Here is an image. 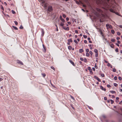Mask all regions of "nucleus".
Here are the masks:
<instances>
[{
	"label": "nucleus",
	"instance_id": "1",
	"mask_svg": "<svg viewBox=\"0 0 122 122\" xmlns=\"http://www.w3.org/2000/svg\"><path fill=\"white\" fill-rule=\"evenodd\" d=\"M53 10L52 7L51 6H49L48 7V10L50 12L52 11Z\"/></svg>",
	"mask_w": 122,
	"mask_h": 122
},
{
	"label": "nucleus",
	"instance_id": "2",
	"mask_svg": "<svg viewBox=\"0 0 122 122\" xmlns=\"http://www.w3.org/2000/svg\"><path fill=\"white\" fill-rule=\"evenodd\" d=\"M106 26L107 29H108L109 28L111 29L112 28V26L111 25H109L108 24H106Z\"/></svg>",
	"mask_w": 122,
	"mask_h": 122
},
{
	"label": "nucleus",
	"instance_id": "3",
	"mask_svg": "<svg viewBox=\"0 0 122 122\" xmlns=\"http://www.w3.org/2000/svg\"><path fill=\"white\" fill-rule=\"evenodd\" d=\"M17 62L18 63H20L21 65H23V63L22 62L20 61V60H17Z\"/></svg>",
	"mask_w": 122,
	"mask_h": 122
},
{
	"label": "nucleus",
	"instance_id": "4",
	"mask_svg": "<svg viewBox=\"0 0 122 122\" xmlns=\"http://www.w3.org/2000/svg\"><path fill=\"white\" fill-rule=\"evenodd\" d=\"M100 88L102 90L104 91H105L106 90V89L103 87L102 86H100Z\"/></svg>",
	"mask_w": 122,
	"mask_h": 122
},
{
	"label": "nucleus",
	"instance_id": "5",
	"mask_svg": "<svg viewBox=\"0 0 122 122\" xmlns=\"http://www.w3.org/2000/svg\"><path fill=\"white\" fill-rule=\"evenodd\" d=\"M69 61L70 62V63L74 66H75V64L71 60H69Z\"/></svg>",
	"mask_w": 122,
	"mask_h": 122
},
{
	"label": "nucleus",
	"instance_id": "6",
	"mask_svg": "<svg viewBox=\"0 0 122 122\" xmlns=\"http://www.w3.org/2000/svg\"><path fill=\"white\" fill-rule=\"evenodd\" d=\"M114 9H110V11L113 13H115V12L114 11Z\"/></svg>",
	"mask_w": 122,
	"mask_h": 122
},
{
	"label": "nucleus",
	"instance_id": "7",
	"mask_svg": "<svg viewBox=\"0 0 122 122\" xmlns=\"http://www.w3.org/2000/svg\"><path fill=\"white\" fill-rule=\"evenodd\" d=\"M83 51V50L82 49H80L79 50V52L80 53H81Z\"/></svg>",
	"mask_w": 122,
	"mask_h": 122
},
{
	"label": "nucleus",
	"instance_id": "8",
	"mask_svg": "<svg viewBox=\"0 0 122 122\" xmlns=\"http://www.w3.org/2000/svg\"><path fill=\"white\" fill-rule=\"evenodd\" d=\"M63 28L65 30H69V28L68 27H63Z\"/></svg>",
	"mask_w": 122,
	"mask_h": 122
},
{
	"label": "nucleus",
	"instance_id": "9",
	"mask_svg": "<svg viewBox=\"0 0 122 122\" xmlns=\"http://www.w3.org/2000/svg\"><path fill=\"white\" fill-rule=\"evenodd\" d=\"M44 30H42V36H43L44 34Z\"/></svg>",
	"mask_w": 122,
	"mask_h": 122
},
{
	"label": "nucleus",
	"instance_id": "10",
	"mask_svg": "<svg viewBox=\"0 0 122 122\" xmlns=\"http://www.w3.org/2000/svg\"><path fill=\"white\" fill-rule=\"evenodd\" d=\"M68 42H72V40L71 39H69L68 40Z\"/></svg>",
	"mask_w": 122,
	"mask_h": 122
},
{
	"label": "nucleus",
	"instance_id": "11",
	"mask_svg": "<svg viewBox=\"0 0 122 122\" xmlns=\"http://www.w3.org/2000/svg\"><path fill=\"white\" fill-rule=\"evenodd\" d=\"M96 9L98 11L100 12H102V11L101 10L97 8Z\"/></svg>",
	"mask_w": 122,
	"mask_h": 122
},
{
	"label": "nucleus",
	"instance_id": "12",
	"mask_svg": "<svg viewBox=\"0 0 122 122\" xmlns=\"http://www.w3.org/2000/svg\"><path fill=\"white\" fill-rule=\"evenodd\" d=\"M72 47L71 46H68V48L69 50H71V49H72Z\"/></svg>",
	"mask_w": 122,
	"mask_h": 122
},
{
	"label": "nucleus",
	"instance_id": "13",
	"mask_svg": "<svg viewBox=\"0 0 122 122\" xmlns=\"http://www.w3.org/2000/svg\"><path fill=\"white\" fill-rule=\"evenodd\" d=\"M110 92L112 93H116L115 91H111Z\"/></svg>",
	"mask_w": 122,
	"mask_h": 122
},
{
	"label": "nucleus",
	"instance_id": "14",
	"mask_svg": "<svg viewBox=\"0 0 122 122\" xmlns=\"http://www.w3.org/2000/svg\"><path fill=\"white\" fill-rule=\"evenodd\" d=\"M94 51L96 53H98V51L96 49H94Z\"/></svg>",
	"mask_w": 122,
	"mask_h": 122
},
{
	"label": "nucleus",
	"instance_id": "15",
	"mask_svg": "<svg viewBox=\"0 0 122 122\" xmlns=\"http://www.w3.org/2000/svg\"><path fill=\"white\" fill-rule=\"evenodd\" d=\"M12 26L16 30H18V29L15 26Z\"/></svg>",
	"mask_w": 122,
	"mask_h": 122
},
{
	"label": "nucleus",
	"instance_id": "16",
	"mask_svg": "<svg viewBox=\"0 0 122 122\" xmlns=\"http://www.w3.org/2000/svg\"><path fill=\"white\" fill-rule=\"evenodd\" d=\"M86 56H89V53L87 52L86 54Z\"/></svg>",
	"mask_w": 122,
	"mask_h": 122
},
{
	"label": "nucleus",
	"instance_id": "17",
	"mask_svg": "<svg viewBox=\"0 0 122 122\" xmlns=\"http://www.w3.org/2000/svg\"><path fill=\"white\" fill-rule=\"evenodd\" d=\"M111 41L112 42H114L115 41V39H114L112 38L111 39Z\"/></svg>",
	"mask_w": 122,
	"mask_h": 122
},
{
	"label": "nucleus",
	"instance_id": "18",
	"mask_svg": "<svg viewBox=\"0 0 122 122\" xmlns=\"http://www.w3.org/2000/svg\"><path fill=\"white\" fill-rule=\"evenodd\" d=\"M96 79H97V81H98L100 82V81H101L100 79H99V78L98 77H97V78H96Z\"/></svg>",
	"mask_w": 122,
	"mask_h": 122
},
{
	"label": "nucleus",
	"instance_id": "19",
	"mask_svg": "<svg viewBox=\"0 0 122 122\" xmlns=\"http://www.w3.org/2000/svg\"><path fill=\"white\" fill-rule=\"evenodd\" d=\"M110 101L111 102V104H112L114 102L113 100H112L111 99V100H110Z\"/></svg>",
	"mask_w": 122,
	"mask_h": 122
},
{
	"label": "nucleus",
	"instance_id": "20",
	"mask_svg": "<svg viewBox=\"0 0 122 122\" xmlns=\"http://www.w3.org/2000/svg\"><path fill=\"white\" fill-rule=\"evenodd\" d=\"M64 25V24L63 23H61L60 24V25L62 26L63 27V26Z\"/></svg>",
	"mask_w": 122,
	"mask_h": 122
},
{
	"label": "nucleus",
	"instance_id": "21",
	"mask_svg": "<svg viewBox=\"0 0 122 122\" xmlns=\"http://www.w3.org/2000/svg\"><path fill=\"white\" fill-rule=\"evenodd\" d=\"M14 23L16 25H17V24H18V23L17 22V21H14Z\"/></svg>",
	"mask_w": 122,
	"mask_h": 122
},
{
	"label": "nucleus",
	"instance_id": "22",
	"mask_svg": "<svg viewBox=\"0 0 122 122\" xmlns=\"http://www.w3.org/2000/svg\"><path fill=\"white\" fill-rule=\"evenodd\" d=\"M111 32L112 34H114L115 33V31L113 30H112Z\"/></svg>",
	"mask_w": 122,
	"mask_h": 122
},
{
	"label": "nucleus",
	"instance_id": "23",
	"mask_svg": "<svg viewBox=\"0 0 122 122\" xmlns=\"http://www.w3.org/2000/svg\"><path fill=\"white\" fill-rule=\"evenodd\" d=\"M112 70L113 72H115L116 71V69L115 68H113L112 69Z\"/></svg>",
	"mask_w": 122,
	"mask_h": 122
},
{
	"label": "nucleus",
	"instance_id": "24",
	"mask_svg": "<svg viewBox=\"0 0 122 122\" xmlns=\"http://www.w3.org/2000/svg\"><path fill=\"white\" fill-rule=\"evenodd\" d=\"M114 85L115 86H117V84L116 83H114Z\"/></svg>",
	"mask_w": 122,
	"mask_h": 122
},
{
	"label": "nucleus",
	"instance_id": "25",
	"mask_svg": "<svg viewBox=\"0 0 122 122\" xmlns=\"http://www.w3.org/2000/svg\"><path fill=\"white\" fill-rule=\"evenodd\" d=\"M89 53L91 55H92V52L91 51H89Z\"/></svg>",
	"mask_w": 122,
	"mask_h": 122
},
{
	"label": "nucleus",
	"instance_id": "26",
	"mask_svg": "<svg viewBox=\"0 0 122 122\" xmlns=\"http://www.w3.org/2000/svg\"><path fill=\"white\" fill-rule=\"evenodd\" d=\"M107 5L106 6V7H107L109 8V4L107 3Z\"/></svg>",
	"mask_w": 122,
	"mask_h": 122
},
{
	"label": "nucleus",
	"instance_id": "27",
	"mask_svg": "<svg viewBox=\"0 0 122 122\" xmlns=\"http://www.w3.org/2000/svg\"><path fill=\"white\" fill-rule=\"evenodd\" d=\"M51 69H53L54 70H55V68L53 66H51Z\"/></svg>",
	"mask_w": 122,
	"mask_h": 122
},
{
	"label": "nucleus",
	"instance_id": "28",
	"mask_svg": "<svg viewBox=\"0 0 122 122\" xmlns=\"http://www.w3.org/2000/svg\"><path fill=\"white\" fill-rule=\"evenodd\" d=\"M117 77L116 76H115L114 77V79L115 80H116L117 79Z\"/></svg>",
	"mask_w": 122,
	"mask_h": 122
},
{
	"label": "nucleus",
	"instance_id": "29",
	"mask_svg": "<svg viewBox=\"0 0 122 122\" xmlns=\"http://www.w3.org/2000/svg\"><path fill=\"white\" fill-rule=\"evenodd\" d=\"M118 78V79L120 80H121L122 79V78L120 76Z\"/></svg>",
	"mask_w": 122,
	"mask_h": 122
},
{
	"label": "nucleus",
	"instance_id": "30",
	"mask_svg": "<svg viewBox=\"0 0 122 122\" xmlns=\"http://www.w3.org/2000/svg\"><path fill=\"white\" fill-rule=\"evenodd\" d=\"M42 76L44 77L46 76V74H42Z\"/></svg>",
	"mask_w": 122,
	"mask_h": 122
},
{
	"label": "nucleus",
	"instance_id": "31",
	"mask_svg": "<svg viewBox=\"0 0 122 122\" xmlns=\"http://www.w3.org/2000/svg\"><path fill=\"white\" fill-rule=\"evenodd\" d=\"M89 50L88 49H86V51L87 52H89Z\"/></svg>",
	"mask_w": 122,
	"mask_h": 122
},
{
	"label": "nucleus",
	"instance_id": "32",
	"mask_svg": "<svg viewBox=\"0 0 122 122\" xmlns=\"http://www.w3.org/2000/svg\"><path fill=\"white\" fill-rule=\"evenodd\" d=\"M115 51L117 52H118V48H116L115 49Z\"/></svg>",
	"mask_w": 122,
	"mask_h": 122
},
{
	"label": "nucleus",
	"instance_id": "33",
	"mask_svg": "<svg viewBox=\"0 0 122 122\" xmlns=\"http://www.w3.org/2000/svg\"><path fill=\"white\" fill-rule=\"evenodd\" d=\"M12 12L13 14H15V12L13 10H12Z\"/></svg>",
	"mask_w": 122,
	"mask_h": 122
},
{
	"label": "nucleus",
	"instance_id": "34",
	"mask_svg": "<svg viewBox=\"0 0 122 122\" xmlns=\"http://www.w3.org/2000/svg\"><path fill=\"white\" fill-rule=\"evenodd\" d=\"M94 67H95V68H96V69H97V66L96 65V64H95V66H94Z\"/></svg>",
	"mask_w": 122,
	"mask_h": 122
},
{
	"label": "nucleus",
	"instance_id": "35",
	"mask_svg": "<svg viewBox=\"0 0 122 122\" xmlns=\"http://www.w3.org/2000/svg\"><path fill=\"white\" fill-rule=\"evenodd\" d=\"M70 97L72 99H73V100H74V98L71 95Z\"/></svg>",
	"mask_w": 122,
	"mask_h": 122
},
{
	"label": "nucleus",
	"instance_id": "36",
	"mask_svg": "<svg viewBox=\"0 0 122 122\" xmlns=\"http://www.w3.org/2000/svg\"><path fill=\"white\" fill-rule=\"evenodd\" d=\"M101 76L103 77H104L105 76L103 74H101Z\"/></svg>",
	"mask_w": 122,
	"mask_h": 122
},
{
	"label": "nucleus",
	"instance_id": "37",
	"mask_svg": "<svg viewBox=\"0 0 122 122\" xmlns=\"http://www.w3.org/2000/svg\"><path fill=\"white\" fill-rule=\"evenodd\" d=\"M98 53H96L95 56L96 57H97L98 56Z\"/></svg>",
	"mask_w": 122,
	"mask_h": 122
},
{
	"label": "nucleus",
	"instance_id": "38",
	"mask_svg": "<svg viewBox=\"0 0 122 122\" xmlns=\"http://www.w3.org/2000/svg\"><path fill=\"white\" fill-rule=\"evenodd\" d=\"M120 34H121V33L120 32H117V34L118 35H120Z\"/></svg>",
	"mask_w": 122,
	"mask_h": 122
},
{
	"label": "nucleus",
	"instance_id": "39",
	"mask_svg": "<svg viewBox=\"0 0 122 122\" xmlns=\"http://www.w3.org/2000/svg\"><path fill=\"white\" fill-rule=\"evenodd\" d=\"M83 37L85 38H86L87 37V36L86 35H83Z\"/></svg>",
	"mask_w": 122,
	"mask_h": 122
},
{
	"label": "nucleus",
	"instance_id": "40",
	"mask_svg": "<svg viewBox=\"0 0 122 122\" xmlns=\"http://www.w3.org/2000/svg\"><path fill=\"white\" fill-rule=\"evenodd\" d=\"M61 20L63 22H65V20L64 19H62Z\"/></svg>",
	"mask_w": 122,
	"mask_h": 122
},
{
	"label": "nucleus",
	"instance_id": "41",
	"mask_svg": "<svg viewBox=\"0 0 122 122\" xmlns=\"http://www.w3.org/2000/svg\"><path fill=\"white\" fill-rule=\"evenodd\" d=\"M1 8L3 10V11L4 10V8L3 7L2 5H1Z\"/></svg>",
	"mask_w": 122,
	"mask_h": 122
},
{
	"label": "nucleus",
	"instance_id": "42",
	"mask_svg": "<svg viewBox=\"0 0 122 122\" xmlns=\"http://www.w3.org/2000/svg\"><path fill=\"white\" fill-rule=\"evenodd\" d=\"M84 60L85 62H87V60L86 58H84Z\"/></svg>",
	"mask_w": 122,
	"mask_h": 122
},
{
	"label": "nucleus",
	"instance_id": "43",
	"mask_svg": "<svg viewBox=\"0 0 122 122\" xmlns=\"http://www.w3.org/2000/svg\"><path fill=\"white\" fill-rule=\"evenodd\" d=\"M74 42L76 43L77 44L78 43V42H77V41L76 40H74Z\"/></svg>",
	"mask_w": 122,
	"mask_h": 122
},
{
	"label": "nucleus",
	"instance_id": "44",
	"mask_svg": "<svg viewBox=\"0 0 122 122\" xmlns=\"http://www.w3.org/2000/svg\"><path fill=\"white\" fill-rule=\"evenodd\" d=\"M63 16L64 18H65L66 17V15L65 14H63Z\"/></svg>",
	"mask_w": 122,
	"mask_h": 122
},
{
	"label": "nucleus",
	"instance_id": "45",
	"mask_svg": "<svg viewBox=\"0 0 122 122\" xmlns=\"http://www.w3.org/2000/svg\"><path fill=\"white\" fill-rule=\"evenodd\" d=\"M75 2H76V3L77 4H79V2H78V1H76Z\"/></svg>",
	"mask_w": 122,
	"mask_h": 122
},
{
	"label": "nucleus",
	"instance_id": "46",
	"mask_svg": "<svg viewBox=\"0 0 122 122\" xmlns=\"http://www.w3.org/2000/svg\"><path fill=\"white\" fill-rule=\"evenodd\" d=\"M107 65L108 66H111V64H110V63H108L107 64Z\"/></svg>",
	"mask_w": 122,
	"mask_h": 122
},
{
	"label": "nucleus",
	"instance_id": "47",
	"mask_svg": "<svg viewBox=\"0 0 122 122\" xmlns=\"http://www.w3.org/2000/svg\"><path fill=\"white\" fill-rule=\"evenodd\" d=\"M44 48V49L45 50V51H44V52H46V47H44V48Z\"/></svg>",
	"mask_w": 122,
	"mask_h": 122
},
{
	"label": "nucleus",
	"instance_id": "48",
	"mask_svg": "<svg viewBox=\"0 0 122 122\" xmlns=\"http://www.w3.org/2000/svg\"><path fill=\"white\" fill-rule=\"evenodd\" d=\"M107 86L108 87H111V86L109 85H107Z\"/></svg>",
	"mask_w": 122,
	"mask_h": 122
},
{
	"label": "nucleus",
	"instance_id": "49",
	"mask_svg": "<svg viewBox=\"0 0 122 122\" xmlns=\"http://www.w3.org/2000/svg\"><path fill=\"white\" fill-rule=\"evenodd\" d=\"M20 29H22V28H23V26H22L21 25L20 26Z\"/></svg>",
	"mask_w": 122,
	"mask_h": 122
},
{
	"label": "nucleus",
	"instance_id": "50",
	"mask_svg": "<svg viewBox=\"0 0 122 122\" xmlns=\"http://www.w3.org/2000/svg\"><path fill=\"white\" fill-rule=\"evenodd\" d=\"M104 99L105 100H107V98L105 97H104Z\"/></svg>",
	"mask_w": 122,
	"mask_h": 122
},
{
	"label": "nucleus",
	"instance_id": "51",
	"mask_svg": "<svg viewBox=\"0 0 122 122\" xmlns=\"http://www.w3.org/2000/svg\"><path fill=\"white\" fill-rule=\"evenodd\" d=\"M111 47L113 48L114 47V45L113 44H112L111 45Z\"/></svg>",
	"mask_w": 122,
	"mask_h": 122
},
{
	"label": "nucleus",
	"instance_id": "52",
	"mask_svg": "<svg viewBox=\"0 0 122 122\" xmlns=\"http://www.w3.org/2000/svg\"><path fill=\"white\" fill-rule=\"evenodd\" d=\"M92 69L94 71H95V68L94 67H93L92 68Z\"/></svg>",
	"mask_w": 122,
	"mask_h": 122
},
{
	"label": "nucleus",
	"instance_id": "53",
	"mask_svg": "<svg viewBox=\"0 0 122 122\" xmlns=\"http://www.w3.org/2000/svg\"><path fill=\"white\" fill-rule=\"evenodd\" d=\"M66 19L67 21H68L69 20V19L67 17L66 18Z\"/></svg>",
	"mask_w": 122,
	"mask_h": 122
},
{
	"label": "nucleus",
	"instance_id": "54",
	"mask_svg": "<svg viewBox=\"0 0 122 122\" xmlns=\"http://www.w3.org/2000/svg\"><path fill=\"white\" fill-rule=\"evenodd\" d=\"M84 41V42L85 43H86L87 42V41L86 40H85Z\"/></svg>",
	"mask_w": 122,
	"mask_h": 122
},
{
	"label": "nucleus",
	"instance_id": "55",
	"mask_svg": "<svg viewBox=\"0 0 122 122\" xmlns=\"http://www.w3.org/2000/svg\"><path fill=\"white\" fill-rule=\"evenodd\" d=\"M75 32L77 34L78 33V31L77 30H75Z\"/></svg>",
	"mask_w": 122,
	"mask_h": 122
},
{
	"label": "nucleus",
	"instance_id": "56",
	"mask_svg": "<svg viewBox=\"0 0 122 122\" xmlns=\"http://www.w3.org/2000/svg\"><path fill=\"white\" fill-rule=\"evenodd\" d=\"M116 39L117 40H119L120 39V38L119 37H117L116 38Z\"/></svg>",
	"mask_w": 122,
	"mask_h": 122
},
{
	"label": "nucleus",
	"instance_id": "57",
	"mask_svg": "<svg viewBox=\"0 0 122 122\" xmlns=\"http://www.w3.org/2000/svg\"><path fill=\"white\" fill-rule=\"evenodd\" d=\"M4 4H5V5H7V4L5 2H4Z\"/></svg>",
	"mask_w": 122,
	"mask_h": 122
},
{
	"label": "nucleus",
	"instance_id": "58",
	"mask_svg": "<svg viewBox=\"0 0 122 122\" xmlns=\"http://www.w3.org/2000/svg\"><path fill=\"white\" fill-rule=\"evenodd\" d=\"M87 40H88V41H90V38L89 37H88L87 38Z\"/></svg>",
	"mask_w": 122,
	"mask_h": 122
},
{
	"label": "nucleus",
	"instance_id": "59",
	"mask_svg": "<svg viewBox=\"0 0 122 122\" xmlns=\"http://www.w3.org/2000/svg\"><path fill=\"white\" fill-rule=\"evenodd\" d=\"M117 42L119 44L120 43V42L119 41H117Z\"/></svg>",
	"mask_w": 122,
	"mask_h": 122
},
{
	"label": "nucleus",
	"instance_id": "60",
	"mask_svg": "<svg viewBox=\"0 0 122 122\" xmlns=\"http://www.w3.org/2000/svg\"><path fill=\"white\" fill-rule=\"evenodd\" d=\"M3 80V79L2 78H0V81H1Z\"/></svg>",
	"mask_w": 122,
	"mask_h": 122
},
{
	"label": "nucleus",
	"instance_id": "61",
	"mask_svg": "<svg viewBox=\"0 0 122 122\" xmlns=\"http://www.w3.org/2000/svg\"><path fill=\"white\" fill-rule=\"evenodd\" d=\"M80 60H81V61H83V58H80Z\"/></svg>",
	"mask_w": 122,
	"mask_h": 122
},
{
	"label": "nucleus",
	"instance_id": "62",
	"mask_svg": "<svg viewBox=\"0 0 122 122\" xmlns=\"http://www.w3.org/2000/svg\"><path fill=\"white\" fill-rule=\"evenodd\" d=\"M46 5H44V7L45 8H46Z\"/></svg>",
	"mask_w": 122,
	"mask_h": 122
},
{
	"label": "nucleus",
	"instance_id": "63",
	"mask_svg": "<svg viewBox=\"0 0 122 122\" xmlns=\"http://www.w3.org/2000/svg\"><path fill=\"white\" fill-rule=\"evenodd\" d=\"M119 27H120L121 28H122V25H120L119 26Z\"/></svg>",
	"mask_w": 122,
	"mask_h": 122
},
{
	"label": "nucleus",
	"instance_id": "64",
	"mask_svg": "<svg viewBox=\"0 0 122 122\" xmlns=\"http://www.w3.org/2000/svg\"><path fill=\"white\" fill-rule=\"evenodd\" d=\"M119 99V98L118 97H117L116 98V99L117 100H118Z\"/></svg>",
	"mask_w": 122,
	"mask_h": 122
}]
</instances>
